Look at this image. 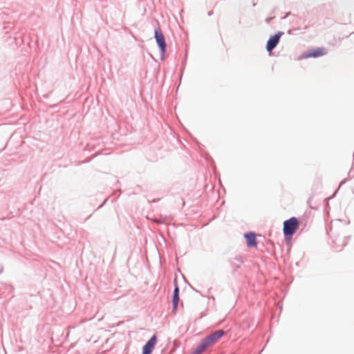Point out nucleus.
Masks as SVG:
<instances>
[{
  "mask_svg": "<svg viewBox=\"0 0 354 354\" xmlns=\"http://www.w3.org/2000/svg\"><path fill=\"white\" fill-rule=\"evenodd\" d=\"M299 228V221L296 217H291L283 222V234L287 239H290Z\"/></svg>",
  "mask_w": 354,
  "mask_h": 354,
  "instance_id": "obj_1",
  "label": "nucleus"
},
{
  "mask_svg": "<svg viewBox=\"0 0 354 354\" xmlns=\"http://www.w3.org/2000/svg\"><path fill=\"white\" fill-rule=\"evenodd\" d=\"M225 334V332L223 330H218L210 335L207 336L203 340L205 341L206 345L208 347L214 345L216 343L219 339H221Z\"/></svg>",
  "mask_w": 354,
  "mask_h": 354,
  "instance_id": "obj_2",
  "label": "nucleus"
},
{
  "mask_svg": "<svg viewBox=\"0 0 354 354\" xmlns=\"http://www.w3.org/2000/svg\"><path fill=\"white\" fill-rule=\"evenodd\" d=\"M155 38L157 44H158V46L160 48L162 54L164 55L167 45L165 43V37L159 28L155 30Z\"/></svg>",
  "mask_w": 354,
  "mask_h": 354,
  "instance_id": "obj_3",
  "label": "nucleus"
},
{
  "mask_svg": "<svg viewBox=\"0 0 354 354\" xmlns=\"http://www.w3.org/2000/svg\"><path fill=\"white\" fill-rule=\"evenodd\" d=\"M283 35V32H279L274 35L270 37L266 45V49L268 52H271L279 42L281 37Z\"/></svg>",
  "mask_w": 354,
  "mask_h": 354,
  "instance_id": "obj_4",
  "label": "nucleus"
},
{
  "mask_svg": "<svg viewBox=\"0 0 354 354\" xmlns=\"http://www.w3.org/2000/svg\"><path fill=\"white\" fill-rule=\"evenodd\" d=\"M327 53V50L324 47H318L308 50L305 55V58L310 57H319L325 55Z\"/></svg>",
  "mask_w": 354,
  "mask_h": 354,
  "instance_id": "obj_5",
  "label": "nucleus"
},
{
  "mask_svg": "<svg viewBox=\"0 0 354 354\" xmlns=\"http://www.w3.org/2000/svg\"><path fill=\"white\" fill-rule=\"evenodd\" d=\"M157 342L156 335H153L144 346L142 354H151Z\"/></svg>",
  "mask_w": 354,
  "mask_h": 354,
  "instance_id": "obj_6",
  "label": "nucleus"
},
{
  "mask_svg": "<svg viewBox=\"0 0 354 354\" xmlns=\"http://www.w3.org/2000/svg\"><path fill=\"white\" fill-rule=\"evenodd\" d=\"M246 239L247 246L249 248H255L257 245L256 235L253 232H250L244 234Z\"/></svg>",
  "mask_w": 354,
  "mask_h": 354,
  "instance_id": "obj_7",
  "label": "nucleus"
},
{
  "mask_svg": "<svg viewBox=\"0 0 354 354\" xmlns=\"http://www.w3.org/2000/svg\"><path fill=\"white\" fill-rule=\"evenodd\" d=\"M179 301V288L177 284H176V287L174 291L173 298H172V304H173V311H176L178 307V304Z\"/></svg>",
  "mask_w": 354,
  "mask_h": 354,
  "instance_id": "obj_8",
  "label": "nucleus"
},
{
  "mask_svg": "<svg viewBox=\"0 0 354 354\" xmlns=\"http://www.w3.org/2000/svg\"><path fill=\"white\" fill-rule=\"evenodd\" d=\"M208 348L203 339L197 345L196 348L193 351V354H201L204 351Z\"/></svg>",
  "mask_w": 354,
  "mask_h": 354,
  "instance_id": "obj_9",
  "label": "nucleus"
}]
</instances>
